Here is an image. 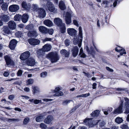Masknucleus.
<instances>
[{"label":"nucleus","instance_id":"23","mask_svg":"<svg viewBox=\"0 0 129 129\" xmlns=\"http://www.w3.org/2000/svg\"><path fill=\"white\" fill-rule=\"evenodd\" d=\"M28 36L29 37H36L37 36L36 31L35 30L30 31L27 34Z\"/></svg>","mask_w":129,"mask_h":129},{"label":"nucleus","instance_id":"17","mask_svg":"<svg viewBox=\"0 0 129 129\" xmlns=\"http://www.w3.org/2000/svg\"><path fill=\"white\" fill-rule=\"evenodd\" d=\"M53 116L51 115H49L47 116L46 118L45 119L44 122L48 124L52 123V121L53 120Z\"/></svg>","mask_w":129,"mask_h":129},{"label":"nucleus","instance_id":"40","mask_svg":"<svg viewBox=\"0 0 129 129\" xmlns=\"http://www.w3.org/2000/svg\"><path fill=\"white\" fill-rule=\"evenodd\" d=\"M15 36L17 37H21L22 36V33L21 31H17L15 33Z\"/></svg>","mask_w":129,"mask_h":129},{"label":"nucleus","instance_id":"32","mask_svg":"<svg viewBox=\"0 0 129 129\" xmlns=\"http://www.w3.org/2000/svg\"><path fill=\"white\" fill-rule=\"evenodd\" d=\"M3 31L4 35L6 34H8L10 33V30L8 27L7 26H4L3 28Z\"/></svg>","mask_w":129,"mask_h":129},{"label":"nucleus","instance_id":"26","mask_svg":"<svg viewBox=\"0 0 129 129\" xmlns=\"http://www.w3.org/2000/svg\"><path fill=\"white\" fill-rule=\"evenodd\" d=\"M39 31L44 34L47 33V29L45 27L43 26H40L39 28Z\"/></svg>","mask_w":129,"mask_h":129},{"label":"nucleus","instance_id":"13","mask_svg":"<svg viewBox=\"0 0 129 129\" xmlns=\"http://www.w3.org/2000/svg\"><path fill=\"white\" fill-rule=\"evenodd\" d=\"M19 6L16 5H13L10 6L9 9L11 12H15L17 11L19 9Z\"/></svg>","mask_w":129,"mask_h":129},{"label":"nucleus","instance_id":"4","mask_svg":"<svg viewBox=\"0 0 129 129\" xmlns=\"http://www.w3.org/2000/svg\"><path fill=\"white\" fill-rule=\"evenodd\" d=\"M46 8L49 11L54 13H57V9L55 8L54 5L50 2H48L46 4Z\"/></svg>","mask_w":129,"mask_h":129},{"label":"nucleus","instance_id":"33","mask_svg":"<svg viewBox=\"0 0 129 129\" xmlns=\"http://www.w3.org/2000/svg\"><path fill=\"white\" fill-rule=\"evenodd\" d=\"M100 112V111L99 110H96L93 112L91 114V115L92 117H95L99 115Z\"/></svg>","mask_w":129,"mask_h":129},{"label":"nucleus","instance_id":"52","mask_svg":"<svg viewBox=\"0 0 129 129\" xmlns=\"http://www.w3.org/2000/svg\"><path fill=\"white\" fill-rule=\"evenodd\" d=\"M120 127L122 129H129L128 126L125 124H123Z\"/></svg>","mask_w":129,"mask_h":129},{"label":"nucleus","instance_id":"35","mask_svg":"<svg viewBox=\"0 0 129 129\" xmlns=\"http://www.w3.org/2000/svg\"><path fill=\"white\" fill-rule=\"evenodd\" d=\"M21 17V16L19 15H16L14 18V20L16 21H19L20 20Z\"/></svg>","mask_w":129,"mask_h":129},{"label":"nucleus","instance_id":"37","mask_svg":"<svg viewBox=\"0 0 129 129\" xmlns=\"http://www.w3.org/2000/svg\"><path fill=\"white\" fill-rule=\"evenodd\" d=\"M124 99L125 101V108L129 107V99L127 98H124Z\"/></svg>","mask_w":129,"mask_h":129},{"label":"nucleus","instance_id":"34","mask_svg":"<svg viewBox=\"0 0 129 129\" xmlns=\"http://www.w3.org/2000/svg\"><path fill=\"white\" fill-rule=\"evenodd\" d=\"M29 101L31 103H34L35 104H38L39 103H42L41 100L37 99L34 100L32 99L29 100Z\"/></svg>","mask_w":129,"mask_h":129},{"label":"nucleus","instance_id":"16","mask_svg":"<svg viewBox=\"0 0 129 129\" xmlns=\"http://www.w3.org/2000/svg\"><path fill=\"white\" fill-rule=\"evenodd\" d=\"M8 25L9 28L12 30L15 29L16 27V24L13 21H10L8 23Z\"/></svg>","mask_w":129,"mask_h":129},{"label":"nucleus","instance_id":"39","mask_svg":"<svg viewBox=\"0 0 129 129\" xmlns=\"http://www.w3.org/2000/svg\"><path fill=\"white\" fill-rule=\"evenodd\" d=\"M79 55L82 57L85 58L86 57V55L83 52L82 48H81L80 50Z\"/></svg>","mask_w":129,"mask_h":129},{"label":"nucleus","instance_id":"50","mask_svg":"<svg viewBox=\"0 0 129 129\" xmlns=\"http://www.w3.org/2000/svg\"><path fill=\"white\" fill-rule=\"evenodd\" d=\"M34 82V80L32 79H29L27 81V84L29 85L32 84Z\"/></svg>","mask_w":129,"mask_h":129},{"label":"nucleus","instance_id":"8","mask_svg":"<svg viewBox=\"0 0 129 129\" xmlns=\"http://www.w3.org/2000/svg\"><path fill=\"white\" fill-rule=\"evenodd\" d=\"M28 42L30 45L34 46L39 45L40 43V41L39 40L34 38L29 39Z\"/></svg>","mask_w":129,"mask_h":129},{"label":"nucleus","instance_id":"19","mask_svg":"<svg viewBox=\"0 0 129 129\" xmlns=\"http://www.w3.org/2000/svg\"><path fill=\"white\" fill-rule=\"evenodd\" d=\"M51 47V46L50 45L47 44L44 46L42 49V51L44 52L48 51L50 50Z\"/></svg>","mask_w":129,"mask_h":129},{"label":"nucleus","instance_id":"59","mask_svg":"<svg viewBox=\"0 0 129 129\" xmlns=\"http://www.w3.org/2000/svg\"><path fill=\"white\" fill-rule=\"evenodd\" d=\"M9 75V73L8 72H5L4 74V76L5 77H8Z\"/></svg>","mask_w":129,"mask_h":129},{"label":"nucleus","instance_id":"11","mask_svg":"<svg viewBox=\"0 0 129 129\" xmlns=\"http://www.w3.org/2000/svg\"><path fill=\"white\" fill-rule=\"evenodd\" d=\"M47 114L46 112H44L39 116H37L36 118V120L37 122H41L44 118V116H46Z\"/></svg>","mask_w":129,"mask_h":129},{"label":"nucleus","instance_id":"18","mask_svg":"<svg viewBox=\"0 0 129 129\" xmlns=\"http://www.w3.org/2000/svg\"><path fill=\"white\" fill-rule=\"evenodd\" d=\"M67 31L68 34L71 36L75 35L76 33V30L73 28H68Z\"/></svg>","mask_w":129,"mask_h":129},{"label":"nucleus","instance_id":"5","mask_svg":"<svg viewBox=\"0 0 129 129\" xmlns=\"http://www.w3.org/2000/svg\"><path fill=\"white\" fill-rule=\"evenodd\" d=\"M63 17L65 18V22L67 25H70L72 23V15L70 13L67 12Z\"/></svg>","mask_w":129,"mask_h":129},{"label":"nucleus","instance_id":"7","mask_svg":"<svg viewBox=\"0 0 129 129\" xmlns=\"http://www.w3.org/2000/svg\"><path fill=\"white\" fill-rule=\"evenodd\" d=\"M123 102L121 101L120 105L117 108L115 109L113 112V113L115 114H118L121 113L123 112L122 107L123 106Z\"/></svg>","mask_w":129,"mask_h":129},{"label":"nucleus","instance_id":"43","mask_svg":"<svg viewBox=\"0 0 129 129\" xmlns=\"http://www.w3.org/2000/svg\"><path fill=\"white\" fill-rule=\"evenodd\" d=\"M32 88L33 90V91L34 93L39 91V89L37 87L33 86Z\"/></svg>","mask_w":129,"mask_h":129},{"label":"nucleus","instance_id":"57","mask_svg":"<svg viewBox=\"0 0 129 129\" xmlns=\"http://www.w3.org/2000/svg\"><path fill=\"white\" fill-rule=\"evenodd\" d=\"M100 123H99V124L100 125V126L101 127H102L103 126H104L105 125V123L103 121H100L99 122H100Z\"/></svg>","mask_w":129,"mask_h":129},{"label":"nucleus","instance_id":"10","mask_svg":"<svg viewBox=\"0 0 129 129\" xmlns=\"http://www.w3.org/2000/svg\"><path fill=\"white\" fill-rule=\"evenodd\" d=\"M37 12L38 14L39 17L43 18L46 16L45 11L43 8H40L37 11Z\"/></svg>","mask_w":129,"mask_h":129},{"label":"nucleus","instance_id":"28","mask_svg":"<svg viewBox=\"0 0 129 129\" xmlns=\"http://www.w3.org/2000/svg\"><path fill=\"white\" fill-rule=\"evenodd\" d=\"M60 53L62 55L64 56L65 57H68L69 56V52L65 49H62L60 51Z\"/></svg>","mask_w":129,"mask_h":129},{"label":"nucleus","instance_id":"36","mask_svg":"<svg viewBox=\"0 0 129 129\" xmlns=\"http://www.w3.org/2000/svg\"><path fill=\"white\" fill-rule=\"evenodd\" d=\"M8 5L6 3H4L2 5L1 8L4 11H6L7 10Z\"/></svg>","mask_w":129,"mask_h":129},{"label":"nucleus","instance_id":"61","mask_svg":"<svg viewBox=\"0 0 129 129\" xmlns=\"http://www.w3.org/2000/svg\"><path fill=\"white\" fill-rule=\"evenodd\" d=\"M118 1V0H114V2L113 3L114 7H115L116 6L117 3Z\"/></svg>","mask_w":129,"mask_h":129},{"label":"nucleus","instance_id":"44","mask_svg":"<svg viewBox=\"0 0 129 129\" xmlns=\"http://www.w3.org/2000/svg\"><path fill=\"white\" fill-rule=\"evenodd\" d=\"M40 127L43 129H46L47 127V125L45 124L42 123L40 124Z\"/></svg>","mask_w":129,"mask_h":129},{"label":"nucleus","instance_id":"12","mask_svg":"<svg viewBox=\"0 0 129 129\" xmlns=\"http://www.w3.org/2000/svg\"><path fill=\"white\" fill-rule=\"evenodd\" d=\"M62 88L61 87H56L55 90L54 92L56 93L54 95L55 96H60L62 95H63V93L61 91H59L62 90Z\"/></svg>","mask_w":129,"mask_h":129},{"label":"nucleus","instance_id":"21","mask_svg":"<svg viewBox=\"0 0 129 129\" xmlns=\"http://www.w3.org/2000/svg\"><path fill=\"white\" fill-rule=\"evenodd\" d=\"M22 8L25 10H28L30 8V6L29 4H27L26 3L23 1L21 3Z\"/></svg>","mask_w":129,"mask_h":129},{"label":"nucleus","instance_id":"63","mask_svg":"<svg viewBox=\"0 0 129 129\" xmlns=\"http://www.w3.org/2000/svg\"><path fill=\"white\" fill-rule=\"evenodd\" d=\"M96 84L95 83H93L92 86V88L93 89H95L96 88Z\"/></svg>","mask_w":129,"mask_h":129},{"label":"nucleus","instance_id":"55","mask_svg":"<svg viewBox=\"0 0 129 129\" xmlns=\"http://www.w3.org/2000/svg\"><path fill=\"white\" fill-rule=\"evenodd\" d=\"M65 43L66 45L68 46L70 44V41L69 40H66L65 41Z\"/></svg>","mask_w":129,"mask_h":129},{"label":"nucleus","instance_id":"24","mask_svg":"<svg viewBox=\"0 0 129 129\" xmlns=\"http://www.w3.org/2000/svg\"><path fill=\"white\" fill-rule=\"evenodd\" d=\"M0 19L5 22H8L9 20V17L6 15H2L0 16Z\"/></svg>","mask_w":129,"mask_h":129},{"label":"nucleus","instance_id":"29","mask_svg":"<svg viewBox=\"0 0 129 129\" xmlns=\"http://www.w3.org/2000/svg\"><path fill=\"white\" fill-rule=\"evenodd\" d=\"M79 49L77 47H75L72 50V53L73 56L76 57L78 54Z\"/></svg>","mask_w":129,"mask_h":129},{"label":"nucleus","instance_id":"49","mask_svg":"<svg viewBox=\"0 0 129 129\" xmlns=\"http://www.w3.org/2000/svg\"><path fill=\"white\" fill-rule=\"evenodd\" d=\"M54 30L52 29H47V33H48L49 34L52 35L53 33Z\"/></svg>","mask_w":129,"mask_h":129},{"label":"nucleus","instance_id":"47","mask_svg":"<svg viewBox=\"0 0 129 129\" xmlns=\"http://www.w3.org/2000/svg\"><path fill=\"white\" fill-rule=\"evenodd\" d=\"M29 120V118L28 117L25 118L23 121V123L24 124H26L28 123Z\"/></svg>","mask_w":129,"mask_h":129},{"label":"nucleus","instance_id":"45","mask_svg":"<svg viewBox=\"0 0 129 129\" xmlns=\"http://www.w3.org/2000/svg\"><path fill=\"white\" fill-rule=\"evenodd\" d=\"M47 75V73L46 72H43L41 73L40 76L41 77L45 78Z\"/></svg>","mask_w":129,"mask_h":129},{"label":"nucleus","instance_id":"58","mask_svg":"<svg viewBox=\"0 0 129 129\" xmlns=\"http://www.w3.org/2000/svg\"><path fill=\"white\" fill-rule=\"evenodd\" d=\"M106 69L109 72H113V69L110 68L109 67H106Z\"/></svg>","mask_w":129,"mask_h":129},{"label":"nucleus","instance_id":"14","mask_svg":"<svg viewBox=\"0 0 129 129\" xmlns=\"http://www.w3.org/2000/svg\"><path fill=\"white\" fill-rule=\"evenodd\" d=\"M17 43V41L15 39L12 40L10 42L9 47L11 50L14 49Z\"/></svg>","mask_w":129,"mask_h":129},{"label":"nucleus","instance_id":"30","mask_svg":"<svg viewBox=\"0 0 129 129\" xmlns=\"http://www.w3.org/2000/svg\"><path fill=\"white\" fill-rule=\"evenodd\" d=\"M60 32L62 33H64L66 31V28L64 23L61 24V25L59 26Z\"/></svg>","mask_w":129,"mask_h":129},{"label":"nucleus","instance_id":"41","mask_svg":"<svg viewBox=\"0 0 129 129\" xmlns=\"http://www.w3.org/2000/svg\"><path fill=\"white\" fill-rule=\"evenodd\" d=\"M72 101V100H67L64 101L62 103V105L63 106L67 105L71 101Z\"/></svg>","mask_w":129,"mask_h":129},{"label":"nucleus","instance_id":"46","mask_svg":"<svg viewBox=\"0 0 129 129\" xmlns=\"http://www.w3.org/2000/svg\"><path fill=\"white\" fill-rule=\"evenodd\" d=\"M42 52V51L41 50H40L37 51L38 56L39 58H40L41 57L43 56L42 54L41 53Z\"/></svg>","mask_w":129,"mask_h":129},{"label":"nucleus","instance_id":"27","mask_svg":"<svg viewBox=\"0 0 129 129\" xmlns=\"http://www.w3.org/2000/svg\"><path fill=\"white\" fill-rule=\"evenodd\" d=\"M44 23L46 25L49 27L52 26L53 24L52 22L48 19L45 20L44 21Z\"/></svg>","mask_w":129,"mask_h":129},{"label":"nucleus","instance_id":"56","mask_svg":"<svg viewBox=\"0 0 129 129\" xmlns=\"http://www.w3.org/2000/svg\"><path fill=\"white\" fill-rule=\"evenodd\" d=\"M33 25L32 24H30V25L27 26L26 27V28L29 30L30 29L33 28Z\"/></svg>","mask_w":129,"mask_h":129},{"label":"nucleus","instance_id":"1","mask_svg":"<svg viewBox=\"0 0 129 129\" xmlns=\"http://www.w3.org/2000/svg\"><path fill=\"white\" fill-rule=\"evenodd\" d=\"M79 35L80 39L77 36H75L73 39V44L75 45L78 44V46L79 47H80L83 38L82 30V28L80 26L79 28Z\"/></svg>","mask_w":129,"mask_h":129},{"label":"nucleus","instance_id":"6","mask_svg":"<svg viewBox=\"0 0 129 129\" xmlns=\"http://www.w3.org/2000/svg\"><path fill=\"white\" fill-rule=\"evenodd\" d=\"M7 65L9 66H13L14 65V61L12 60L11 57L9 55H6L4 57Z\"/></svg>","mask_w":129,"mask_h":129},{"label":"nucleus","instance_id":"25","mask_svg":"<svg viewBox=\"0 0 129 129\" xmlns=\"http://www.w3.org/2000/svg\"><path fill=\"white\" fill-rule=\"evenodd\" d=\"M59 7L60 9L61 10H64L66 8L65 4L63 2L60 1L59 4Z\"/></svg>","mask_w":129,"mask_h":129},{"label":"nucleus","instance_id":"20","mask_svg":"<svg viewBox=\"0 0 129 129\" xmlns=\"http://www.w3.org/2000/svg\"><path fill=\"white\" fill-rule=\"evenodd\" d=\"M35 63V59L33 58H30L27 62V64L28 66H34Z\"/></svg>","mask_w":129,"mask_h":129},{"label":"nucleus","instance_id":"9","mask_svg":"<svg viewBox=\"0 0 129 129\" xmlns=\"http://www.w3.org/2000/svg\"><path fill=\"white\" fill-rule=\"evenodd\" d=\"M30 54V53L29 51H26L21 54L20 57V59L22 60H24L29 57Z\"/></svg>","mask_w":129,"mask_h":129},{"label":"nucleus","instance_id":"54","mask_svg":"<svg viewBox=\"0 0 129 129\" xmlns=\"http://www.w3.org/2000/svg\"><path fill=\"white\" fill-rule=\"evenodd\" d=\"M73 23L74 25L78 27L79 26L78 22L76 20H73Z\"/></svg>","mask_w":129,"mask_h":129},{"label":"nucleus","instance_id":"31","mask_svg":"<svg viewBox=\"0 0 129 129\" xmlns=\"http://www.w3.org/2000/svg\"><path fill=\"white\" fill-rule=\"evenodd\" d=\"M22 22L24 23H26L28 20V15L26 14H24L21 17Z\"/></svg>","mask_w":129,"mask_h":129},{"label":"nucleus","instance_id":"42","mask_svg":"<svg viewBox=\"0 0 129 129\" xmlns=\"http://www.w3.org/2000/svg\"><path fill=\"white\" fill-rule=\"evenodd\" d=\"M33 7L34 10L36 12H37V11L40 8H39L38 7V6L36 4H33Z\"/></svg>","mask_w":129,"mask_h":129},{"label":"nucleus","instance_id":"22","mask_svg":"<svg viewBox=\"0 0 129 129\" xmlns=\"http://www.w3.org/2000/svg\"><path fill=\"white\" fill-rule=\"evenodd\" d=\"M54 22L57 26H59L61 25V24L63 23L62 22V20L60 18H57L54 19Z\"/></svg>","mask_w":129,"mask_h":129},{"label":"nucleus","instance_id":"15","mask_svg":"<svg viewBox=\"0 0 129 129\" xmlns=\"http://www.w3.org/2000/svg\"><path fill=\"white\" fill-rule=\"evenodd\" d=\"M115 50L117 52H120V54L121 55L126 54L125 50L123 48L119 46H118L116 47L115 49Z\"/></svg>","mask_w":129,"mask_h":129},{"label":"nucleus","instance_id":"48","mask_svg":"<svg viewBox=\"0 0 129 129\" xmlns=\"http://www.w3.org/2000/svg\"><path fill=\"white\" fill-rule=\"evenodd\" d=\"M23 71L21 70L20 69L18 70L17 73V75L18 76H21L22 74Z\"/></svg>","mask_w":129,"mask_h":129},{"label":"nucleus","instance_id":"3","mask_svg":"<svg viewBox=\"0 0 129 129\" xmlns=\"http://www.w3.org/2000/svg\"><path fill=\"white\" fill-rule=\"evenodd\" d=\"M46 57L50 59L52 63L55 62L59 59L58 55L55 53L51 52L47 55Z\"/></svg>","mask_w":129,"mask_h":129},{"label":"nucleus","instance_id":"64","mask_svg":"<svg viewBox=\"0 0 129 129\" xmlns=\"http://www.w3.org/2000/svg\"><path fill=\"white\" fill-rule=\"evenodd\" d=\"M126 110L125 112V113L128 114L129 113V108H125Z\"/></svg>","mask_w":129,"mask_h":129},{"label":"nucleus","instance_id":"51","mask_svg":"<svg viewBox=\"0 0 129 129\" xmlns=\"http://www.w3.org/2000/svg\"><path fill=\"white\" fill-rule=\"evenodd\" d=\"M18 121V119L15 118H10L8 119V121L9 122L11 121Z\"/></svg>","mask_w":129,"mask_h":129},{"label":"nucleus","instance_id":"62","mask_svg":"<svg viewBox=\"0 0 129 129\" xmlns=\"http://www.w3.org/2000/svg\"><path fill=\"white\" fill-rule=\"evenodd\" d=\"M14 98V96L13 95H11L8 97V99L11 100H13Z\"/></svg>","mask_w":129,"mask_h":129},{"label":"nucleus","instance_id":"38","mask_svg":"<svg viewBox=\"0 0 129 129\" xmlns=\"http://www.w3.org/2000/svg\"><path fill=\"white\" fill-rule=\"evenodd\" d=\"M115 121L118 123L119 124L123 121V120L122 118L120 117H117L115 119Z\"/></svg>","mask_w":129,"mask_h":129},{"label":"nucleus","instance_id":"53","mask_svg":"<svg viewBox=\"0 0 129 129\" xmlns=\"http://www.w3.org/2000/svg\"><path fill=\"white\" fill-rule=\"evenodd\" d=\"M52 40V38H46L43 40V41L45 42L47 41H51Z\"/></svg>","mask_w":129,"mask_h":129},{"label":"nucleus","instance_id":"60","mask_svg":"<svg viewBox=\"0 0 129 129\" xmlns=\"http://www.w3.org/2000/svg\"><path fill=\"white\" fill-rule=\"evenodd\" d=\"M43 101H44L47 102L52 101V100L51 99H43Z\"/></svg>","mask_w":129,"mask_h":129},{"label":"nucleus","instance_id":"2","mask_svg":"<svg viewBox=\"0 0 129 129\" xmlns=\"http://www.w3.org/2000/svg\"><path fill=\"white\" fill-rule=\"evenodd\" d=\"M92 119L86 118L83 121V123L88 125L90 127H92L97 124L101 121L100 120L92 121Z\"/></svg>","mask_w":129,"mask_h":129}]
</instances>
